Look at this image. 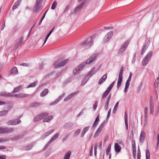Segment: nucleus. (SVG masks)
Masks as SVG:
<instances>
[{
    "mask_svg": "<svg viewBox=\"0 0 159 159\" xmlns=\"http://www.w3.org/2000/svg\"><path fill=\"white\" fill-rule=\"evenodd\" d=\"M98 53H95L92 55L86 61V62H83L81 64L73 70V73L74 75H77L79 74L84 67L86 64H89L94 61L98 56Z\"/></svg>",
    "mask_w": 159,
    "mask_h": 159,
    "instance_id": "nucleus-1",
    "label": "nucleus"
},
{
    "mask_svg": "<svg viewBox=\"0 0 159 159\" xmlns=\"http://www.w3.org/2000/svg\"><path fill=\"white\" fill-rule=\"evenodd\" d=\"M93 41L91 37L87 38L85 41H83L80 44L81 47H84L85 48L88 49L91 47L93 44Z\"/></svg>",
    "mask_w": 159,
    "mask_h": 159,
    "instance_id": "nucleus-2",
    "label": "nucleus"
},
{
    "mask_svg": "<svg viewBox=\"0 0 159 159\" xmlns=\"http://www.w3.org/2000/svg\"><path fill=\"white\" fill-rule=\"evenodd\" d=\"M69 61L68 59H66L62 61L61 59H59L56 61L53 64L54 68H58L65 66Z\"/></svg>",
    "mask_w": 159,
    "mask_h": 159,
    "instance_id": "nucleus-3",
    "label": "nucleus"
},
{
    "mask_svg": "<svg viewBox=\"0 0 159 159\" xmlns=\"http://www.w3.org/2000/svg\"><path fill=\"white\" fill-rule=\"evenodd\" d=\"M39 115L40 116H41V119H43V121L44 122H49L53 118L52 116H50L47 117L48 116V114L46 112L42 113L40 114Z\"/></svg>",
    "mask_w": 159,
    "mask_h": 159,
    "instance_id": "nucleus-4",
    "label": "nucleus"
},
{
    "mask_svg": "<svg viewBox=\"0 0 159 159\" xmlns=\"http://www.w3.org/2000/svg\"><path fill=\"white\" fill-rule=\"evenodd\" d=\"M152 52L149 51L143 59L142 61V65L145 66L148 63L152 55Z\"/></svg>",
    "mask_w": 159,
    "mask_h": 159,
    "instance_id": "nucleus-5",
    "label": "nucleus"
},
{
    "mask_svg": "<svg viewBox=\"0 0 159 159\" xmlns=\"http://www.w3.org/2000/svg\"><path fill=\"white\" fill-rule=\"evenodd\" d=\"M130 43L129 40H127L122 44L118 51V53L120 54L122 53L126 49Z\"/></svg>",
    "mask_w": 159,
    "mask_h": 159,
    "instance_id": "nucleus-6",
    "label": "nucleus"
},
{
    "mask_svg": "<svg viewBox=\"0 0 159 159\" xmlns=\"http://www.w3.org/2000/svg\"><path fill=\"white\" fill-rule=\"evenodd\" d=\"M41 4V0H36L33 8L34 12H36L39 9Z\"/></svg>",
    "mask_w": 159,
    "mask_h": 159,
    "instance_id": "nucleus-7",
    "label": "nucleus"
},
{
    "mask_svg": "<svg viewBox=\"0 0 159 159\" xmlns=\"http://www.w3.org/2000/svg\"><path fill=\"white\" fill-rule=\"evenodd\" d=\"M59 134L58 133L56 134L50 139L48 143L45 146L43 150L46 149L49 146V144L52 143L53 141L56 140L59 137Z\"/></svg>",
    "mask_w": 159,
    "mask_h": 159,
    "instance_id": "nucleus-8",
    "label": "nucleus"
},
{
    "mask_svg": "<svg viewBox=\"0 0 159 159\" xmlns=\"http://www.w3.org/2000/svg\"><path fill=\"white\" fill-rule=\"evenodd\" d=\"M21 122L20 120L14 119L8 121L7 124L8 125H16L18 124Z\"/></svg>",
    "mask_w": 159,
    "mask_h": 159,
    "instance_id": "nucleus-9",
    "label": "nucleus"
},
{
    "mask_svg": "<svg viewBox=\"0 0 159 159\" xmlns=\"http://www.w3.org/2000/svg\"><path fill=\"white\" fill-rule=\"evenodd\" d=\"M113 35V33L112 31H110L107 33L105 35L103 39V42L106 43L111 39Z\"/></svg>",
    "mask_w": 159,
    "mask_h": 159,
    "instance_id": "nucleus-10",
    "label": "nucleus"
},
{
    "mask_svg": "<svg viewBox=\"0 0 159 159\" xmlns=\"http://www.w3.org/2000/svg\"><path fill=\"white\" fill-rule=\"evenodd\" d=\"M107 74L106 73L98 81V84L99 85H101L107 79Z\"/></svg>",
    "mask_w": 159,
    "mask_h": 159,
    "instance_id": "nucleus-11",
    "label": "nucleus"
},
{
    "mask_svg": "<svg viewBox=\"0 0 159 159\" xmlns=\"http://www.w3.org/2000/svg\"><path fill=\"white\" fill-rule=\"evenodd\" d=\"M14 129L13 128L4 127V134H8L12 133Z\"/></svg>",
    "mask_w": 159,
    "mask_h": 159,
    "instance_id": "nucleus-12",
    "label": "nucleus"
},
{
    "mask_svg": "<svg viewBox=\"0 0 159 159\" xmlns=\"http://www.w3.org/2000/svg\"><path fill=\"white\" fill-rule=\"evenodd\" d=\"M145 137V133L143 130L141 131L139 136V140L141 142H143L144 140Z\"/></svg>",
    "mask_w": 159,
    "mask_h": 159,
    "instance_id": "nucleus-13",
    "label": "nucleus"
},
{
    "mask_svg": "<svg viewBox=\"0 0 159 159\" xmlns=\"http://www.w3.org/2000/svg\"><path fill=\"white\" fill-rule=\"evenodd\" d=\"M78 92H75L73 93H72L68 95L65 98L64 100V101L66 102L70 99L71 98L74 97L78 93Z\"/></svg>",
    "mask_w": 159,
    "mask_h": 159,
    "instance_id": "nucleus-14",
    "label": "nucleus"
},
{
    "mask_svg": "<svg viewBox=\"0 0 159 159\" xmlns=\"http://www.w3.org/2000/svg\"><path fill=\"white\" fill-rule=\"evenodd\" d=\"M54 131V130L53 129H52L44 133L41 137L42 139H43L47 137L49 135L53 133Z\"/></svg>",
    "mask_w": 159,
    "mask_h": 159,
    "instance_id": "nucleus-15",
    "label": "nucleus"
},
{
    "mask_svg": "<svg viewBox=\"0 0 159 159\" xmlns=\"http://www.w3.org/2000/svg\"><path fill=\"white\" fill-rule=\"evenodd\" d=\"M99 118V114H98L93 125V126H92V129H95L96 127V126L98 125V122L100 121Z\"/></svg>",
    "mask_w": 159,
    "mask_h": 159,
    "instance_id": "nucleus-16",
    "label": "nucleus"
},
{
    "mask_svg": "<svg viewBox=\"0 0 159 159\" xmlns=\"http://www.w3.org/2000/svg\"><path fill=\"white\" fill-rule=\"evenodd\" d=\"M0 96L6 97H13V95L11 93H7L6 92H3L0 93Z\"/></svg>",
    "mask_w": 159,
    "mask_h": 159,
    "instance_id": "nucleus-17",
    "label": "nucleus"
},
{
    "mask_svg": "<svg viewBox=\"0 0 159 159\" xmlns=\"http://www.w3.org/2000/svg\"><path fill=\"white\" fill-rule=\"evenodd\" d=\"M96 73V72L95 71V68L93 67L89 72L88 74L87 75L90 78L91 76L95 74Z\"/></svg>",
    "mask_w": 159,
    "mask_h": 159,
    "instance_id": "nucleus-18",
    "label": "nucleus"
},
{
    "mask_svg": "<svg viewBox=\"0 0 159 159\" xmlns=\"http://www.w3.org/2000/svg\"><path fill=\"white\" fill-rule=\"evenodd\" d=\"M121 149V147L117 143H115V151L117 152H119Z\"/></svg>",
    "mask_w": 159,
    "mask_h": 159,
    "instance_id": "nucleus-19",
    "label": "nucleus"
},
{
    "mask_svg": "<svg viewBox=\"0 0 159 159\" xmlns=\"http://www.w3.org/2000/svg\"><path fill=\"white\" fill-rule=\"evenodd\" d=\"M84 4V2H82L81 4H80L78 7H77L73 11V12L75 13L77 12H78L79 11H80L81 8L82 7L83 5Z\"/></svg>",
    "mask_w": 159,
    "mask_h": 159,
    "instance_id": "nucleus-20",
    "label": "nucleus"
},
{
    "mask_svg": "<svg viewBox=\"0 0 159 159\" xmlns=\"http://www.w3.org/2000/svg\"><path fill=\"white\" fill-rule=\"evenodd\" d=\"M22 0H18L14 4L12 7L13 10L16 9L19 6L20 3L21 2Z\"/></svg>",
    "mask_w": 159,
    "mask_h": 159,
    "instance_id": "nucleus-21",
    "label": "nucleus"
},
{
    "mask_svg": "<svg viewBox=\"0 0 159 159\" xmlns=\"http://www.w3.org/2000/svg\"><path fill=\"white\" fill-rule=\"evenodd\" d=\"M89 127V126L85 127H84V128L83 129V130L81 133V136L82 137H83L84 136L85 133L88 130Z\"/></svg>",
    "mask_w": 159,
    "mask_h": 159,
    "instance_id": "nucleus-22",
    "label": "nucleus"
},
{
    "mask_svg": "<svg viewBox=\"0 0 159 159\" xmlns=\"http://www.w3.org/2000/svg\"><path fill=\"white\" fill-rule=\"evenodd\" d=\"M130 81V80H127L126 82L125 87L124 90V91L125 93H126L128 89L129 86V83Z\"/></svg>",
    "mask_w": 159,
    "mask_h": 159,
    "instance_id": "nucleus-23",
    "label": "nucleus"
},
{
    "mask_svg": "<svg viewBox=\"0 0 159 159\" xmlns=\"http://www.w3.org/2000/svg\"><path fill=\"white\" fill-rule=\"evenodd\" d=\"M10 73L11 74L16 75L18 73V70L16 67H14L11 70Z\"/></svg>",
    "mask_w": 159,
    "mask_h": 159,
    "instance_id": "nucleus-24",
    "label": "nucleus"
},
{
    "mask_svg": "<svg viewBox=\"0 0 159 159\" xmlns=\"http://www.w3.org/2000/svg\"><path fill=\"white\" fill-rule=\"evenodd\" d=\"M64 95H65V93H63L62 95L58 97L57 99L54 102L51 103V105H54L56 104H57L59 102V101L62 98L64 97Z\"/></svg>",
    "mask_w": 159,
    "mask_h": 159,
    "instance_id": "nucleus-25",
    "label": "nucleus"
},
{
    "mask_svg": "<svg viewBox=\"0 0 159 159\" xmlns=\"http://www.w3.org/2000/svg\"><path fill=\"white\" fill-rule=\"evenodd\" d=\"M27 96V94H24V93H18L15 94V95L13 96H15L16 97L20 98H24L25 97H26Z\"/></svg>",
    "mask_w": 159,
    "mask_h": 159,
    "instance_id": "nucleus-26",
    "label": "nucleus"
},
{
    "mask_svg": "<svg viewBox=\"0 0 159 159\" xmlns=\"http://www.w3.org/2000/svg\"><path fill=\"white\" fill-rule=\"evenodd\" d=\"M148 47V46L146 44L143 46L141 51L140 53L141 55H142L144 54Z\"/></svg>",
    "mask_w": 159,
    "mask_h": 159,
    "instance_id": "nucleus-27",
    "label": "nucleus"
},
{
    "mask_svg": "<svg viewBox=\"0 0 159 159\" xmlns=\"http://www.w3.org/2000/svg\"><path fill=\"white\" fill-rule=\"evenodd\" d=\"M89 78L88 76L87 75L86 76L84 77L81 83V85L83 86L84 85L85 83L87 82L88 80L89 79Z\"/></svg>",
    "mask_w": 159,
    "mask_h": 159,
    "instance_id": "nucleus-28",
    "label": "nucleus"
},
{
    "mask_svg": "<svg viewBox=\"0 0 159 159\" xmlns=\"http://www.w3.org/2000/svg\"><path fill=\"white\" fill-rule=\"evenodd\" d=\"M48 92V89H45L40 93V96L41 97H44L46 95Z\"/></svg>",
    "mask_w": 159,
    "mask_h": 159,
    "instance_id": "nucleus-29",
    "label": "nucleus"
},
{
    "mask_svg": "<svg viewBox=\"0 0 159 159\" xmlns=\"http://www.w3.org/2000/svg\"><path fill=\"white\" fill-rule=\"evenodd\" d=\"M132 150H133V156L134 158H136V148L135 145H132Z\"/></svg>",
    "mask_w": 159,
    "mask_h": 159,
    "instance_id": "nucleus-30",
    "label": "nucleus"
},
{
    "mask_svg": "<svg viewBox=\"0 0 159 159\" xmlns=\"http://www.w3.org/2000/svg\"><path fill=\"white\" fill-rule=\"evenodd\" d=\"M41 120L42 119L41 116H40L39 114L35 116L33 120V121L34 122H37Z\"/></svg>",
    "mask_w": 159,
    "mask_h": 159,
    "instance_id": "nucleus-31",
    "label": "nucleus"
},
{
    "mask_svg": "<svg viewBox=\"0 0 159 159\" xmlns=\"http://www.w3.org/2000/svg\"><path fill=\"white\" fill-rule=\"evenodd\" d=\"M71 153V152L69 151L66 153L65 155L64 159H69Z\"/></svg>",
    "mask_w": 159,
    "mask_h": 159,
    "instance_id": "nucleus-32",
    "label": "nucleus"
},
{
    "mask_svg": "<svg viewBox=\"0 0 159 159\" xmlns=\"http://www.w3.org/2000/svg\"><path fill=\"white\" fill-rule=\"evenodd\" d=\"M149 105H150V110H153V109H154L153 102V101L151 99H151L150 100Z\"/></svg>",
    "mask_w": 159,
    "mask_h": 159,
    "instance_id": "nucleus-33",
    "label": "nucleus"
},
{
    "mask_svg": "<svg viewBox=\"0 0 159 159\" xmlns=\"http://www.w3.org/2000/svg\"><path fill=\"white\" fill-rule=\"evenodd\" d=\"M110 91L108 90V89L104 92L103 94L102 95V98H105L108 94L109 93Z\"/></svg>",
    "mask_w": 159,
    "mask_h": 159,
    "instance_id": "nucleus-34",
    "label": "nucleus"
},
{
    "mask_svg": "<svg viewBox=\"0 0 159 159\" xmlns=\"http://www.w3.org/2000/svg\"><path fill=\"white\" fill-rule=\"evenodd\" d=\"M123 66H122L121 67V69L120 70V72L119 73L118 78H120L122 79V74L123 73Z\"/></svg>",
    "mask_w": 159,
    "mask_h": 159,
    "instance_id": "nucleus-35",
    "label": "nucleus"
},
{
    "mask_svg": "<svg viewBox=\"0 0 159 159\" xmlns=\"http://www.w3.org/2000/svg\"><path fill=\"white\" fill-rule=\"evenodd\" d=\"M21 88V86H20L16 87L14 89V90L12 91V93H15L18 92Z\"/></svg>",
    "mask_w": 159,
    "mask_h": 159,
    "instance_id": "nucleus-36",
    "label": "nucleus"
},
{
    "mask_svg": "<svg viewBox=\"0 0 159 159\" xmlns=\"http://www.w3.org/2000/svg\"><path fill=\"white\" fill-rule=\"evenodd\" d=\"M8 112V111L7 110H4L0 111V116H3L6 115Z\"/></svg>",
    "mask_w": 159,
    "mask_h": 159,
    "instance_id": "nucleus-37",
    "label": "nucleus"
},
{
    "mask_svg": "<svg viewBox=\"0 0 159 159\" xmlns=\"http://www.w3.org/2000/svg\"><path fill=\"white\" fill-rule=\"evenodd\" d=\"M122 80V79L120 78H118L117 83V89H118L119 87L120 86L121 82Z\"/></svg>",
    "mask_w": 159,
    "mask_h": 159,
    "instance_id": "nucleus-38",
    "label": "nucleus"
},
{
    "mask_svg": "<svg viewBox=\"0 0 159 159\" xmlns=\"http://www.w3.org/2000/svg\"><path fill=\"white\" fill-rule=\"evenodd\" d=\"M34 144L33 143L30 144L28 146L25 147V149L26 150L28 151L31 149L32 147L33 146Z\"/></svg>",
    "mask_w": 159,
    "mask_h": 159,
    "instance_id": "nucleus-39",
    "label": "nucleus"
},
{
    "mask_svg": "<svg viewBox=\"0 0 159 159\" xmlns=\"http://www.w3.org/2000/svg\"><path fill=\"white\" fill-rule=\"evenodd\" d=\"M146 159H150V153L148 149H147L146 151Z\"/></svg>",
    "mask_w": 159,
    "mask_h": 159,
    "instance_id": "nucleus-40",
    "label": "nucleus"
},
{
    "mask_svg": "<svg viewBox=\"0 0 159 159\" xmlns=\"http://www.w3.org/2000/svg\"><path fill=\"white\" fill-rule=\"evenodd\" d=\"M24 38L23 37H22L21 38H20L18 40L17 42V44L18 45H20V44H21L23 43V40Z\"/></svg>",
    "mask_w": 159,
    "mask_h": 159,
    "instance_id": "nucleus-41",
    "label": "nucleus"
},
{
    "mask_svg": "<svg viewBox=\"0 0 159 159\" xmlns=\"http://www.w3.org/2000/svg\"><path fill=\"white\" fill-rule=\"evenodd\" d=\"M105 121H104L99 126V127L98 128V129L102 131L104 127V126L105 125Z\"/></svg>",
    "mask_w": 159,
    "mask_h": 159,
    "instance_id": "nucleus-42",
    "label": "nucleus"
},
{
    "mask_svg": "<svg viewBox=\"0 0 159 159\" xmlns=\"http://www.w3.org/2000/svg\"><path fill=\"white\" fill-rule=\"evenodd\" d=\"M101 130H99V129H97V130H96V132L95 133L94 135V138H96L98 136V135L99 134H100V132H101Z\"/></svg>",
    "mask_w": 159,
    "mask_h": 159,
    "instance_id": "nucleus-43",
    "label": "nucleus"
},
{
    "mask_svg": "<svg viewBox=\"0 0 159 159\" xmlns=\"http://www.w3.org/2000/svg\"><path fill=\"white\" fill-rule=\"evenodd\" d=\"M111 145L110 144H109L107 148V149L106 152V154L107 155H108L110 153V151L111 150Z\"/></svg>",
    "mask_w": 159,
    "mask_h": 159,
    "instance_id": "nucleus-44",
    "label": "nucleus"
},
{
    "mask_svg": "<svg viewBox=\"0 0 159 159\" xmlns=\"http://www.w3.org/2000/svg\"><path fill=\"white\" fill-rule=\"evenodd\" d=\"M37 84V83L35 82H34L33 83H31V84H30L29 85H28L27 87H26V88H29L30 87H34L36 84Z\"/></svg>",
    "mask_w": 159,
    "mask_h": 159,
    "instance_id": "nucleus-45",
    "label": "nucleus"
},
{
    "mask_svg": "<svg viewBox=\"0 0 159 159\" xmlns=\"http://www.w3.org/2000/svg\"><path fill=\"white\" fill-rule=\"evenodd\" d=\"M47 11H48V10H47L45 11V12L44 13V14L43 15V16H42V17H41V20H40L39 21V23H38V25H41L43 20L44 18V17H45V14H46V13L47 12Z\"/></svg>",
    "mask_w": 159,
    "mask_h": 159,
    "instance_id": "nucleus-46",
    "label": "nucleus"
},
{
    "mask_svg": "<svg viewBox=\"0 0 159 159\" xmlns=\"http://www.w3.org/2000/svg\"><path fill=\"white\" fill-rule=\"evenodd\" d=\"M57 2L56 1H54L52 4L51 9L52 10H54L57 5Z\"/></svg>",
    "mask_w": 159,
    "mask_h": 159,
    "instance_id": "nucleus-47",
    "label": "nucleus"
},
{
    "mask_svg": "<svg viewBox=\"0 0 159 159\" xmlns=\"http://www.w3.org/2000/svg\"><path fill=\"white\" fill-rule=\"evenodd\" d=\"M119 104V102H117L116 103L115 105L114 108H113V113H114L116 111Z\"/></svg>",
    "mask_w": 159,
    "mask_h": 159,
    "instance_id": "nucleus-48",
    "label": "nucleus"
},
{
    "mask_svg": "<svg viewBox=\"0 0 159 159\" xmlns=\"http://www.w3.org/2000/svg\"><path fill=\"white\" fill-rule=\"evenodd\" d=\"M70 124L69 123H67L65 124L64 125V127L66 129H69L71 127Z\"/></svg>",
    "mask_w": 159,
    "mask_h": 159,
    "instance_id": "nucleus-49",
    "label": "nucleus"
},
{
    "mask_svg": "<svg viewBox=\"0 0 159 159\" xmlns=\"http://www.w3.org/2000/svg\"><path fill=\"white\" fill-rule=\"evenodd\" d=\"M115 83V81H113L111 84L110 85V86H109V87H108V88H107V89L110 90V91L111 90L113 86L114 85V84Z\"/></svg>",
    "mask_w": 159,
    "mask_h": 159,
    "instance_id": "nucleus-50",
    "label": "nucleus"
},
{
    "mask_svg": "<svg viewBox=\"0 0 159 159\" xmlns=\"http://www.w3.org/2000/svg\"><path fill=\"white\" fill-rule=\"evenodd\" d=\"M93 144H92L91 146L90 151V153H89V156H91L93 155Z\"/></svg>",
    "mask_w": 159,
    "mask_h": 159,
    "instance_id": "nucleus-51",
    "label": "nucleus"
},
{
    "mask_svg": "<svg viewBox=\"0 0 159 159\" xmlns=\"http://www.w3.org/2000/svg\"><path fill=\"white\" fill-rule=\"evenodd\" d=\"M4 134V127H0V134Z\"/></svg>",
    "mask_w": 159,
    "mask_h": 159,
    "instance_id": "nucleus-52",
    "label": "nucleus"
},
{
    "mask_svg": "<svg viewBox=\"0 0 159 159\" xmlns=\"http://www.w3.org/2000/svg\"><path fill=\"white\" fill-rule=\"evenodd\" d=\"M125 122L128 121V115L126 112H125Z\"/></svg>",
    "mask_w": 159,
    "mask_h": 159,
    "instance_id": "nucleus-53",
    "label": "nucleus"
},
{
    "mask_svg": "<svg viewBox=\"0 0 159 159\" xmlns=\"http://www.w3.org/2000/svg\"><path fill=\"white\" fill-rule=\"evenodd\" d=\"M20 66H29V65L28 64L26 63H22L20 65Z\"/></svg>",
    "mask_w": 159,
    "mask_h": 159,
    "instance_id": "nucleus-54",
    "label": "nucleus"
},
{
    "mask_svg": "<svg viewBox=\"0 0 159 159\" xmlns=\"http://www.w3.org/2000/svg\"><path fill=\"white\" fill-rule=\"evenodd\" d=\"M111 97V94H110L108 96V97H107V99L106 101V102H109H109L110 100V99Z\"/></svg>",
    "mask_w": 159,
    "mask_h": 159,
    "instance_id": "nucleus-55",
    "label": "nucleus"
},
{
    "mask_svg": "<svg viewBox=\"0 0 159 159\" xmlns=\"http://www.w3.org/2000/svg\"><path fill=\"white\" fill-rule=\"evenodd\" d=\"M109 102H106L104 106V107L106 110H107L108 109V106L109 105Z\"/></svg>",
    "mask_w": 159,
    "mask_h": 159,
    "instance_id": "nucleus-56",
    "label": "nucleus"
},
{
    "mask_svg": "<svg viewBox=\"0 0 159 159\" xmlns=\"http://www.w3.org/2000/svg\"><path fill=\"white\" fill-rule=\"evenodd\" d=\"M148 109L147 107H146L144 110V113L145 116H147V112H148Z\"/></svg>",
    "mask_w": 159,
    "mask_h": 159,
    "instance_id": "nucleus-57",
    "label": "nucleus"
},
{
    "mask_svg": "<svg viewBox=\"0 0 159 159\" xmlns=\"http://www.w3.org/2000/svg\"><path fill=\"white\" fill-rule=\"evenodd\" d=\"M7 141V139H5L0 138V143L4 142Z\"/></svg>",
    "mask_w": 159,
    "mask_h": 159,
    "instance_id": "nucleus-58",
    "label": "nucleus"
},
{
    "mask_svg": "<svg viewBox=\"0 0 159 159\" xmlns=\"http://www.w3.org/2000/svg\"><path fill=\"white\" fill-rule=\"evenodd\" d=\"M80 129H78L75 132V135H78L79 133L80 132Z\"/></svg>",
    "mask_w": 159,
    "mask_h": 159,
    "instance_id": "nucleus-59",
    "label": "nucleus"
},
{
    "mask_svg": "<svg viewBox=\"0 0 159 159\" xmlns=\"http://www.w3.org/2000/svg\"><path fill=\"white\" fill-rule=\"evenodd\" d=\"M98 103V102L96 101L95 102V104L93 105V108L94 110L96 109L97 107V104Z\"/></svg>",
    "mask_w": 159,
    "mask_h": 159,
    "instance_id": "nucleus-60",
    "label": "nucleus"
},
{
    "mask_svg": "<svg viewBox=\"0 0 159 159\" xmlns=\"http://www.w3.org/2000/svg\"><path fill=\"white\" fill-rule=\"evenodd\" d=\"M104 28L105 30H112L113 29V27H104Z\"/></svg>",
    "mask_w": 159,
    "mask_h": 159,
    "instance_id": "nucleus-61",
    "label": "nucleus"
},
{
    "mask_svg": "<svg viewBox=\"0 0 159 159\" xmlns=\"http://www.w3.org/2000/svg\"><path fill=\"white\" fill-rule=\"evenodd\" d=\"M147 120L146 119H144V122L143 123V126H145L147 125Z\"/></svg>",
    "mask_w": 159,
    "mask_h": 159,
    "instance_id": "nucleus-62",
    "label": "nucleus"
},
{
    "mask_svg": "<svg viewBox=\"0 0 159 159\" xmlns=\"http://www.w3.org/2000/svg\"><path fill=\"white\" fill-rule=\"evenodd\" d=\"M111 109L110 108L108 111V114H107V119H108V118L109 117L110 115V114H111Z\"/></svg>",
    "mask_w": 159,
    "mask_h": 159,
    "instance_id": "nucleus-63",
    "label": "nucleus"
},
{
    "mask_svg": "<svg viewBox=\"0 0 159 159\" xmlns=\"http://www.w3.org/2000/svg\"><path fill=\"white\" fill-rule=\"evenodd\" d=\"M6 155H3L0 156V159H6Z\"/></svg>",
    "mask_w": 159,
    "mask_h": 159,
    "instance_id": "nucleus-64",
    "label": "nucleus"
}]
</instances>
